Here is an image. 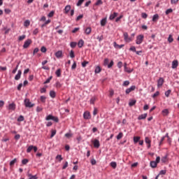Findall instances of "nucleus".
Returning <instances> with one entry per match:
<instances>
[{"label": "nucleus", "mask_w": 179, "mask_h": 179, "mask_svg": "<svg viewBox=\"0 0 179 179\" xmlns=\"http://www.w3.org/2000/svg\"><path fill=\"white\" fill-rule=\"evenodd\" d=\"M171 93V90H168L166 92H165L166 97H169Z\"/></svg>", "instance_id": "obj_45"}, {"label": "nucleus", "mask_w": 179, "mask_h": 179, "mask_svg": "<svg viewBox=\"0 0 179 179\" xmlns=\"http://www.w3.org/2000/svg\"><path fill=\"white\" fill-rule=\"evenodd\" d=\"M106 24H107V17H105L101 20V26H102V27L106 26Z\"/></svg>", "instance_id": "obj_19"}, {"label": "nucleus", "mask_w": 179, "mask_h": 179, "mask_svg": "<svg viewBox=\"0 0 179 179\" xmlns=\"http://www.w3.org/2000/svg\"><path fill=\"white\" fill-rule=\"evenodd\" d=\"M52 121H54L55 122H59V119L58 117L53 116Z\"/></svg>", "instance_id": "obj_47"}, {"label": "nucleus", "mask_w": 179, "mask_h": 179, "mask_svg": "<svg viewBox=\"0 0 179 179\" xmlns=\"http://www.w3.org/2000/svg\"><path fill=\"white\" fill-rule=\"evenodd\" d=\"M33 34L34 36H36V34H38V28H36L34 31H33Z\"/></svg>", "instance_id": "obj_62"}, {"label": "nucleus", "mask_w": 179, "mask_h": 179, "mask_svg": "<svg viewBox=\"0 0 179 179\" xmlns=\"http://www.w3.org/2000/svg\"><path fill=\"white\" fill-rule=\"evenodd\" d=\"M162 114H164V115H169V109H164L162 110Z\"/></svg>", "instance_id": "obj_49"}, {"label": "nucleus", "mask_w": 179, "mask_h": 179, "mask_svg": "<svg viewBox=\"0 0 179 179\" xmlns=\"http://www.w3.org/2000/svg\"><path fill=\"white\" fill-rule=\"evenodd\" d=\"M85 33L87 35L90 34V33H92V27L86 28Z\"/></svg>", "instance_id": "obj_28"}, {"label": "nucleus", "mask_w": 179, "mask_h": 179, "mask_svg": "<svg viewBox=\"0 0 179 179\" xmlns=\"http://www.w3.org/2000/svg\"><path fill=\"white\" fill-rule=\"evenodd\" d=\"M41 52H47V48H45V46H42L41 48Z\"/></svg>", "instance_id": "obj_59"}, {"label": "nucleus", "mask_w": 179, "mask_h": 179, "mask_svg": "<svg viewBox=\"0 0 179 179\" xmlns=\"http://www.w3.org/2000/svg\"><path fill=\"white\" fill-rule=\"evenodd\" d=\"M64 10H65V13H68L69 10H71V6L70 5L66 6Z\"/></svg>", "instance_id": "obj_32"}, {"label": "nucleus", "mask_w": 179, "mask_h": 179, "mask_svg": "<svg viewBox=\"0 0 179 179\" xmlns=\"http://www.w3.org/2000/svg\"><path fill=\"white\" fill-rule=\"evenodd\" d=\"M144 36L141 34L136 36V44H142V43L143 42V38H144Z\"/></svg>", "instance_id": "obj_3"}, {"label": "nucleus", "mask_w": 179, "mask_h": 179, "mask_svg": "<svg viewBox=\"0 0 179 179\" xmlns=\"http://www.w3.org/2000/svg\"><path fill=\"white\" fill-rule=\"evenodd\" d=\"M31 43H33L31 39L28 38L27 41H24L23 48H29V46L30 45V44H31Z\"/></svg>", "instance_id": "obj_5"}, {"label": "nucleus", "mask_w": 179, "mask_h": 179, "mask_svg": "<svg viewBox=\"0 0 179 179\" xmlns=\"http://www.w3.org/2000/svg\"><path fill=\"white\" fill-rule=\"evenodd\" d=\"M16 162H17V159L15 158L14 159L10 161V166H13L15 164V163H16Z\"/></svg>", "instance_id": "obj_51"}, {"label": "nucleus", "mask_w": 179, "mask_h": 179, "mask_svg": "<svg viewBox=\"0 0 179 179\" xmlns=\"http://www.w3.org/2000/svg\"><path fill=\"white\" fill-rule=\"evenodd\" d=\"M100 72H101V67H100V66H97L95 68L94 73H100Z\"/></svg>", "instance_id": "obj_25"}, {"label": "nucleus", "mask_w": 179, "mask_h": 179, "mask_svg": "<svg viewBox=\"0 0 179 179\" xmlns=\"http://www.w3.org/2000/svg\"><path fill=\"white\" fill-rule=\"evenodd\" d=\"M49 23H51V20H46L45 23L41 26V27H45V26H47V24H48Z\"/></svg>", "instance_id": "obj_31"}, {"label": "nucleus", "mask_w": 179, "mask_h": 179, "mask_svg": "<svg viewBox=\"0 0 179 179\" xmlns=\"http://www.w3.org/2000/svg\"><path fill=\"white\" fill-rule=\"evenodd\" d=\"M164 83V79H163V78H159V79L157 80L158 87H160V86H163Z\"/></svg>", "instance_id": "obj_10"}, {"label": "nucleus", "mask_w": 179, "mask_h": 179, "mask_svg": "<svg viewBox=\"0 0 179 179\" xmlns=\"http://www.w3.org/2000/svg\"><path fill=\"white\" fill-rule=\"evenodd\" d=\"M150 166L152 169H156V167H157V164L155 161H151L150 162Z\"/></svg>", "instance_id": "obj_18"}, {"label": "nucleus", "mask_w": 179, "mask_h": 179, "mask_svg": "<svg viewBox=\"0 0 179 179\" xmlns=\"http://www.w3.org/2000/svg\"><path fill=\"white\" fill-rule=\"evenodd\" d=\"M17 121L18 122H22L23 121H24V117L23 115H20L19 117L17 118Z\"/></svg>", "instance_id": "obj_30"}, {"label": "nucleus", "mask_w": 179, "mask_h": 179, "mask_svg": "<svg viewBox=\"0 0 179 179\" xmlns=\"http://www.w3.org/2000/svg\"><path fill=\"white\" fill-rule=\"evenodd\" d=\"M113 45H114L115 48H119V50H121V48H122V47L124 46V44L118 45V44L117 43V42H114V43H113Z\"/></svg>", "instance_id": "obj_16"}, {"label": "nucleus", "mask_w": 179, "mask_h": 179, "mask_svg": "<svg viewBox=\"0 0 179 179\" xmlns=\"http://www.w3.org/2000/svg\"><path fill=\"white\" fill-rule=\"evenodd\" d=\"M83 2H85V0H78V3H77V6H80V5H82V3H83Z\"/></svg>", "instance_id": "obj_60"}, {"label": "nucleus", "mask_w": 179, "mask_h": 179, "mask_svg": "<svg viewBox=\"0 0 179 179\" xmlns=\"http://www.w3.org/2000/svg\"><path fill=\"white\" fill-rule=\"evenodd\" d=\"M56 159L59 160V162H62V160H64V158H62V155H58L57 156H56Z\"/></svg>", "instance_id": "obj_34"}, {"label": "nucleus", "mask_w": 179, "mask_h": 179, "mask_svg": "<svg viewBox=\"0 0 179 179\" xmlns=\"http://www.w3.org/2000/svg\"><path fill=\"white\" fill-rule=\"evenodd\" d=\"M166 15H169V13H173V9L172 8H169L166 10L165 12Z\"/></svg>", "instance_id": "obj_50"}, {"label": "nucleus", "mask_w": 179, "mask_h": 179, "mask_svg": "<svg viewBox=\"0 0 179 179\" xmlns=\"http://www.w3.org/2000/svg\"><path fill=\"white\" fill-rule=\"evenodd\" d=\"M167 160V155H165L164 157H163L161 159V161L162 162V163H166Z\"/></svg>", "instance_id": "obj_61"}, {"label": "nucleus", "mask_w": 179, "mask_h": 179, "mask_svg": "<svg viewBox=\"0 0 179 179\" xmlns=\"http://www.w3.org/2000/svg\"><path fill=\"white\" fill-rule=\"evenodd\" d=\"M54 13H55V10H52L49 13V14L48 15V17H52V16H54Z\"/></svg>", "instance_id": "obj_53"}, {"label": "nucleus", "mask_w": 179, "mask_h": 179, "mask_svg": "<svg viewBox=\"0 0 179 179\" xmlns=\"http://www.w3.org/2000/svg\"><path fill=\"white\" fill-rule=\"evenodd\" d=\"M140 139H141V137H139V136L134 137V143H138V142L139 141Z\"/></svg>", "instance_id": "obj_42"}, {"label": "nucleus", "mask_w": 179, "mask_h": 179, "mask_svg": "<svg viewBox=\"0 0 179 179\" xmlns=\"http://www.w3.org/2000/svg\"><path fill=\"white\" fill-rule=\"evenodd\" d=\"M84 44H85V41H83V39H80L78 43V48H82Z\"/></svg>", "instance_id": "obj_17"}, {"label": "nucleus", "mask_w": 179, "mask_h": 179, "mask_svg": "<svg viewBox=\"0 0 179 179\" xmlns=\"http://www.w3.org/2000/svg\"><path fill=\"white\" fill-rule=\"evenodd\" d=\"M94 148H100V141L97 139L94 141Z\"/></svg>", "instance_id": "obj_15"}, {"label": "nucleus", "mask_w": 179, "mask_h": 179, "mask_svg": "<svg viewBox=\"0 0 179 179\" xmlns=\"http://www.w3.org/2000/svg\"><path fill=\"white\" fill-rule=\"evenodd\" d=\"M135 89H136V86H135V85H132L129 88H127L125 91L126 94H129L131 93V92H134V90H135Z\"/></svg>", "instance_id": "obj_6"}, {"label": "nucleus", "mask_w": 179, "mask_h": 179, "mask_svg": "<svg viewBox=\"0 0 179 179\" xmlns=\"http://www.w3.org/2000/svg\"><path fill=\"white\" fill-rule=\"evenodd\" d=\"M123 36H124V40L126 43H131V41H132V40H134V38L135 37V34H131V37H129L128 33L124 32L123 34Z\"/></svg>", "instance_id": "obj_1"}, {"label": "nucleus", "mask_w": 179, "mask_h": 179, "mask_svg": "<svg viewBox=\"0 0 179 179\" xmlns=\"http://www.w3.org/2000/svg\"><path fill=\"white\" fill-rule=\"evenodd\" d=\"M96 39L98 40V41H99V43H101V41H103V40H104V36H103V35L98 36L96 37Z\"/></svg>", "instance_id": "obj_27"}, {"label": "nucleus", "mask_w": 179, "mask_h": 179, "mask_svg": "<svg viewBox=\"0 0 179 179\" xmlns=\"http://www.w3.org/2000/svg\"><path fill=\"white\" fill-rule=\"evenodd\" d=\"M31 150H34V152L36 153L37 152V150H38V148H37V146L29 145L28 147V148L27 149V153H30V152H31Z\"/></svg>", "instance_id": "obj_4"}, {"label": "nucleus", "mask_w": 179, "mask_h": 179, "mask_svg": "<svg viewBox=\"0 0 179 179\" xmlns=\"http://www.w3.org/2000/svg\"><path fill=\"white\" fill-rule=\"evenodd\" d=\"M159 94H160V92L159 91H157L154 94L152 95V99L157 97Z\"/></svg>", "instance_id": "obj_48"}, {"label": "nucleus", "mask_w": 179, "mask_h": 179, "mask_svg": "<svg viewBox=\"0 0 179 179\" xmlns=\"http://www.w3.org/2000/svg\"><path fill=\"white\" fill-rule=\"evenodd\" d=\"M113 65H114V61L111 60L110 62L108 64V69H110V68H113Z\"/></svg>", "instance_id": "obj_46"}, {"label": "nucleus", "mask_w": 179, "mask_h": 179, "mask_svg": "<svg viewBox=\"0 0 179 179\" xmlns=\"http://www.w3.org/2000/svg\"><path fill=\"white\" fill-rule=\"evenodd\" d=\"M135 104H136V100H135V99H131L130 101V102L129 103V107H134V106H135Z\"/></svg>", "instance_id": "obj_22"}, {"label": "nucleus", "mask_w": 179, "mask_h": 179, "mask_svg": "<svg viewBox=\"0 0 179 179\" xmlns=\"http://www.w3.org/2000/svg\"><path fill=\"white\" fill-rule=\"evenodd\" d=\"M87 64H89V62L87 61H84L82 62V66L83 68H85V66L87 65Z\"/></svg>", "instance_id": "obj_57"}, {"label": "nucleus", "mask_w": 179, "mask_h": 179, "mask_svg": "<svg viewBox=\"0 0 179 179\" xmlns=\"http://www.w3.org/2000/svg\"><path fill=\"white\" fill-rule=\"evenodd\" d=\"M83 117L85 120H90L92 116L90 115V112L86 111L83 113Z\"/></svg>", "instance_id": "obj_7"}, {"label": "nucleus", "mask_w": 179, "mask_h": 179, "mask_svg": "<svg viewBox=\"0 0 179 179\" xmlns=\"http://www.w3.org/2000/svg\"><path fill=\"white\" fill-rule=\"evenodd\" d=\"M117 13H113V14H111L109 17L110 20H113V19H115V17H117Z\"/></svg>", "instance_id": "obj_20"}, {"label": "nucleus", "mask_w": 179, "mask_h": 179, "mask_svg": "<svg viewBox=\"0 0 179 179\" xmlns=\"http://www.w3.org/2000/svg\"><path fill=\"white\" fill-rule=\"evenodd\" d=\"M78 43L76 42H71L70 47L71 48H75V47H76Z\"/></svg>", "instance_id": "obj_38"}, {"label": "nucleus", "mask_w": 179, "mask_h": 179, "mask_svg": "<svg viewBox=\"0 0 179 179\" xmlns=\"http://www.w3.org/2000/svg\"><path fill=\"white\" fill-rule=\"evenodd\" d=\"M29 163V159H22V164H28Z\"/></svg>", "instance_id": "obj_56"}, {"label": "nucleus", "mask_w": 179, "mask_h": 179, "mask_svg": "<svg viewBox=\"0 0 179 179\" xmlns=\"http://www.w3.org/2000/svg\"><path fill=\"white\" fill-rule=\"evenodd\" d=\"M76 62H74L73 65L71 66V69L73 71V69H76Z\"/></svg>", "instance_id": "obj_64"}, {"label": "nucleus", "mask_w": 179, "mask_h": 179, "mask_svg": "<svg viewBox=\"0 0 179 179\" xmlns=\"http://www.w3.org/2000/svg\"><path fill=\"white\" fill-rule=\"evenodd\" d=\"M166 173H167V171L162 170L159 171L158 176H164V175H166Z\"/></svg>", "instance_id": "obj_40"}, {"label": "nucleus", "mask_w": 179, "mask_h": 179, "mask_svg": "<svg viewBox=\"0 0 179 179\" xmlns=\"http://www.w3.org/2000/svg\"><path fill=\"white\" fill-rule=\"evenodd\" d=\"M50 96L52 99H55V96H57V94L55 93V91L51 90L50 92Z\"/></svg>", "instance_id": "obj_23"}, {"label": "nucleus", "mask_w": 179, "mask_h": 179, "mask_svg": "<svg viewBox=\"0 0 179 179\" xmlns=\"http://www.w3.org/2000/svg\"><path fill=\"white\" fill-rule=\"evenodd\" d=\"M56 58H62V50H58L55 54Z\"/></svg>", "instance_id": "obj_14"}, {"label": "nucleus", "mask_w": 179, "mask_h": 179, "mask_svg": "<svg viewBox=\"0 0 179 179\" xmlns=\"http://www.w3.org/2000/svg\"><path fill=\"white\" fill-rule=\"evenodd\" d=\"M24 27H29L30 26V20H26L24 22Z\"/></svg>", "instance_id": "obj_29"}, {"label": "nucleus", "mask_w": 179, "mask_h": 179, "mask_svg": "<svg viewBox=\"0 0 179 179\" xmlns=\"http://www.w3.org/2000/svg\"><path fill=\"white\" fill-rule=\"evenodd\" d=\"M122 136H124V134L122 132H120L116 136V138L117 139V141H120V139L122 138Z\"/></svg>", "instance_id": "obj_26"}, {"label": "nucleus", "mask_w": 179, "mask_h": 179, "mask_svg": "<svg viewBox=\"0 0 179 179\" xmlns=\"http://www.w3.org/2000/svg\"><path fill=\"white\" fill-rule=\"evenodd\" d=\"M70 57L71 58H75V52L73 50L70 51Z\"/></svg>", "instance_id": "obj_58"}, {"label": "nucleus", "mask_w": 179, "mask_h": 179, "mask_svg": "<svg viewBox=\"0 0 179 179\" xmlns=\"http://www.w3.org/2000/svg\"><path fill=\"white\" fill-rule=\"evenodd\" d=\"M168 41H169V43H173V41H174V38H173V36H171V35L169 36Z\"/></svg>", "instance_id": "obj_44"}, {"label": "nucleus", "mask_w": 179, "mask_h": 179, "mask_svg": "<svg viewBox=\"0 0 179 179\" xmlns=\"http://www.w3.org/2000/svg\"><path fill=\"white\" fill-rule=\"evenodd\" d=\"M177 66H178V60H173L172 62V69H176V68H177Z\"/></svg>", "instance_id": "obj_11"}, {"label": "nucleus", "mask_w": 179, "mask_h": 179, "mask_svg": "<svg viewBox=\"0 0 179 179\" xmlns=\"http://www.w3.org/2000/svg\"><path fill=\"white\" fill-rule=\"evenodd\" d=\"M24 103L25 107L28 108H31V107H34V103H31L29 99H25Z\"/></svg>", "instance_id": "obj_2"}, {"label": "nucleus", "mask_w": 179, "mask_h": 179, "mask_svg": "<svg viewBox=\"0 0 179 179\" xmlns=\"http://www.w3.org/2000/svg\"><path fill=\"white\" fill-rule=\"evenodd\" d=\"M152 22H157L159 20V14H155L152 17Z\"/></svg>", "instance_id": "obj_24"}, {"label": "nucleus", "mask_w": 179, "mask_h": 179, "mask_svg": "<svg viewBox=\"0 0 179 179\" xmlns=\"http://www.w3.org/2000/svg\"><path fill=\"white\" fill-rule=\"evenodd\" d=\"M22 76V70H18L17 75L15 76V80H19Z\"/></svg>", "instance_id": "obj_12"}, {"label": "nucleus", "mask_w": 179, "mask_h": 179, "mask_svg": "<svg viewBox=\"0 0 179 179\" xmlns=\"http://www.w3.org/2000/svg\"><path fill=\"white\" fill-rule=\"evenodd\" d=\"M141 17L143 19H147L148 18V14L146 13H141Z\"/></svg>", "instance_id": "obj_54"}, {"label": "nucleus", "mask_w": 179, "mask_h": 179, "mask_svg": "<svg viewBox=\"0 0 179 179\" xmlns=\"http://www.w3.org/2000/svg\"><path fill=\"white\" fill-rule=\"evenodd\" d=\"M51 79H52V76L49 77L43 83L44 85H47V83H50L51 82Z\"/></svg>", "instance_id": "obj_41"}, {"label": "nucleus", "mask_w": 179, "mask_h": 179, "mask_svg": "<svg viewBox=\"0 0 179 179\" xmlns=\"http://www.w3.org/2000/svg\"><path fill=\"white\" fill-rule=\"evenodd\" d=\"M146 117H148V113H144V114L140 115L138 117V121H141V120H146Z\"/></svg>", "instance_id": "obj_13"}, {"label": "nucleus", "mask_w": 179, "mask_h": 179, "mask_svg": "<svg viewBox=\"0 0 179 179\" xmlns=\"http://www.w3.org/2000/svg\"><path fill=\"white\" fill-rule=\"evenodd\" d=\"M124 72H127V73H132V72H134V69H129L127 66V63H124Z\"/></svg>", "instance_id": "obj_8"}, {"label": "nucleus", "mask_w": 179, "mask_h": 179, "mask_svg": "<svg viewBox=\"0 0 179 179\" xmlns=\"http://www.w3.org/2000/svg\"><path fill=\"white\" fill-rule=\"evenodd\" d=\"M16 108V105L14 103H10L8 105V110H15Z\"/></svg>", "instance_id": "obj_21"}, {"label": "nucleus", "mask_w": 179, "mask_h": 179, "mask_svg": "<svg viewBox=\"0 0 179 179\" xmlns=\"http://www.w3.org/2000/svg\"><path fill=\"white\" fill-rule=\"evenodd\" d=\"M56 134H57V130H52L50 138H54V136H55Z\"/></svg>", "instance_id": "obj_43"}, {"label": "nucleus", "mask_w": 179, "mask_h": 179, "mask_svg": "<svg viewBox=\"0 0 179 179\" xmlns=\"http://www.w3.org/2000/svg\"><path fill=\"white\" fill-rule=\"evenodd\" d=\"M64 136H66V138H67L68 139H69V138H72L73 136V134L71 133H66Z\"/></svg>", "instance_id": "obj_36"}, {"label": "nucleus", "mask_w": 179, "mask_h": 179, "mask_svg": "<svg viewBox=\"0 0 179 179\" xmlns=\"http://www.w3.org/2000/svg\"><path fill=\"white\" fill-rule=\"evenodd\" d=\"M53 115H48L46 117H45V120L46 121H50L52 120V118H53Z\"/></svg>", "instance_id": "obj_35"}, {"label": "nucleus", "mask_w": 179, "mask_h": 179, "mask_svg": "<svg viewBox=\"0 0 179 179\" xmlns=\"http://www.w3.org/2000/svg\"><path fill=\"white\" fill-rule=\"evenodd\" d=\"M24 38H26V35L20 36L18 37L19 41H22V40H24Z\"/></svg>", "instance_id": "obj_55"}, {"label": "nucleus", "mask_w": 179, "mask_h": 179, "mask_svg": "<svg viewBox=\"0 0 179 179\" xmlns=\"http://www.w3.org/2000/svg\"><path fill=\"white\" fill-rule=\"evenodd\" d=\"M110 166L111 167H113V169H117V162H110Z\"/></svg>", "instance_id": "obj_37"}, {"label": "nucleus", "mask_w": 179, "mask_h": 179, "mask_svg": "<svg viewBox=\"0 0 179 179\" xmlns=\"http://www.w3.org/2000/svg\"><path fill=\"white\" fill-rule=\"evenodd\" d=\"M129 80H125L124 81L123 84H122V86H124V87H127V86H129Z\"/></svg>", "instance_id": "obj_39"}, {"label": "nucleus", "mask_w": 179, "mask_h": 179, "mask_svg": "<svg viewBox=\"0 0 179 179\" xmlns=\"http://www.w3.org/2000/svg\"><path fill=\"white\" fill-rule=\"evenodd\" d=\"M145 143L148 144V149H150V146H151L150 143H152V141H150V138H149V137H145Z\"/></svg>", "instance_id": "obj_9"}, {"label": "nucleus", "mask_w": 179, "mask_h": 179, "mask_svg": "<svg viewBox=\"0 0 179 179\" xmlns=\"http://www.w3.org/2000/svg\"><path fill=\"white\" fill-rule=\"evenodd\" d=\"M55 75H57V78H60V76H61V69H59L56 71Z\"/></svg>", "instance_id": "obj_33"}, {"label": "nucleus", "mask_w": 179, "mask_h": 179, "mask_svg": "<svg viewBox=\"0 0 179 179\" xmlns=\"http://www.w3.org/2000/svg\"><path fill=\"white\" fill-rule=\"evenodd\" d=\"M45 99H47L45 96H41V101L42 103H45Z\"/></svg>", "instance_id": "obj_63"}, {"label": "nucleus", "mask_w": 179, "mask_h": 179, "mask_svg": "<svg viewBox=\"0 0 179 179\" xmlns=\"http://www.w3.org/2000/svg\"><path fill=\"white\" fill-rule=\"evenodd\" d=\"M96 6H99V5H103V1L101 0H98L96 3H95Z\"/></svg>", "instance_id": "obj_52"}]
</instances>
